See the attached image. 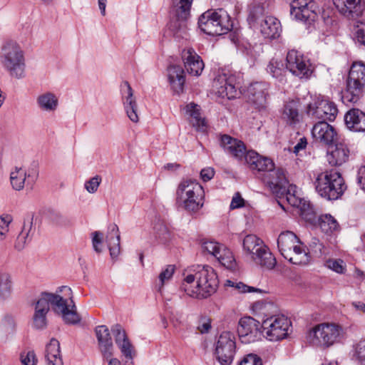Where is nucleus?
<instances>
[{"mask_svg":"<svg viewBox=\"0 0 365 365\" xmlns=\"http://www.w3.org/2000/svg\"><path fill=\"white\" fill-rule=\"evenodd\" d=\"M262 180L279 199L278 204L284 209L283 203L287 202L297 209L298 214L304 220L313 222L315 215L309 202L296 195V186L289 184L284 170L274 168L261 176Z\"/></svg>","mask_w":365,"mask_h":365,"instance_id":"1","label":"nucleus"},{"mask_svg":"<svg viewBox=\"0 0 365 365\" xmlns=\"http://www.w3.org/2000/svg\"><path fill=\"white\" fill-rule=\"evenodd\" d=\"M182 289L187 295L196 299H205L213 294L218 287L215 270L208 265L193 266L186 271Z\"/></svg>","mask_w":365,"mask_h":365,"instance_id":"2","label":"nucleus"},{"mask_svg":"<svg viewBox=\"0 0 365 365\" xmlns=\"http://www.w3.org/2000/svg\"><path fill=\"white\" fill-rule=\"evenodd\" d=\"M0 61L3 68L12 78L26 76V58L22 48L15 41L6 42L1 47Z\"/></svg>","mask_w":365,"mask_h":365,"instance_id":"3","label":"nucleus"},{"mask_svg":"<svg viewBox=\"0 0 365 365\" xmlns=\"http://www.w3.org/2000/svg\"><path fill=\"white\" fill-rule=\"evenodd\" d=\"M205 191L196 180H183L178 185L176 200L178 205L188 212H195L204 205Z\"/></svg>","mask_w":365,"mask_h":365,"instance_id":"4","label":"nucleus"},{"mask_svg":"<svg viewBox=\"0 0 365 365\" xmlns=\"http://www.w3.org/2000/svg\"><path fill=\"white\" fill-rule=\"evenodd\" d=\"M198 25L202 31L210 36L222 35L232 29L230 15L222 9L204 12L199 18Z\"/></svg>","mask_w":365,"mask_h":365,"instance_id":"5","label":"nucleus"},{"mask_svg":"<svg viewBox=\"0 0 365 365\" xmlns=\"http://www.w3.org/2000/svg\"><path fill=\"white\" fill-rule=\"evenodd\" d=\"M365 88V65L361 62L352 64L348 78L346 88L341 100L344 104L356 103L363 96Z\"/></svg>","mask_w":365,"mask_h":365,"instance_id":"6","label":"nucleus"},{"mask_svg":"<svg viewBox=\"0 0 365 365\" xmlns=\"http://www.w3.org/2000/svg\"><path fill=\"white\" fill-rule=\"evenodd\" d=\"M244 252L255 264L267 269L276 265V259L263 241L255 235H247L242 241Z\"/></svg>","mask_w":365,"mask_h":365,"instance_id":"7","label":"nucleus"},{"mask_svg":"<svg viewBox=\"0 0 365 365\" xmlns=\"http://www.w3.org/2000/svg\"><path fill=\"white\" fill-rule=\"evenodd\" d=\"M314 185L317 192L329 200L340 197L346 187L341 175L334 170L319 174Z\"/></svg>","mask_w":365,"mask_h":365,"instance_id":"8","label":"nucleus"},{"mask_svg":"<svg viewBox=\"0 0 365 365\" xmlns=\"http://www.w3.org/2000/svg\"><path fill=\"white\" fill-rule=\"evenodd\" d=\"M300 243L297 235L291 231L282 232L277 239L282 255L294 264H305L309 261L307 253L299 245Z\"/></svg>","mask_w":365,"mask_h":365,"instance_id":"9","label":"nucleus"},{"mask_svg":"<svg viewBox=\"0 0 365 365\" xmlns=\"http://www.w3.org/2000/svg\"><path fill=\"white\" fill-rule=\"evenodd\" d=\"M66 291L68 299H65L58 294L51 293V308L53 312L60 314L68 324H76L81 322V317L78 314L76 307L73 300L72 290L67 286H61L58 288L57 292Z\"/></svg>","mask_w":365,"mask_h":365,"instance_id":"10","label":"nucleus"},{"mask_svg":"<svg viewBox=\"0 0 365 365\" xmlns=\"http://www.w3.org/2000/svg\"><path fill=\"white\" fill-rule=\"evenodd\" d=\"M341 334V328L338 325L323 323L309 329L306 340L312 346L328 348L339 341Z\"/></svg>","mask_w":365,"mask_h":365,"instance_id":"11","label":"nucleus"},{"mask_svg":"<svg viewBox=\"0 0 365 365\" xmlns=\"http://www.w3.org/2000/svg\"><path fill=\"white\" fill-rule=\"evenodd\" d=\"M220 145L225 151L236 159L245 162L252 168V165L262 158L254 150L247 151L245 143L236 138H232L228 135H222L220 138Z\"/></svg>","mask_w":365,"mask_h":365,"instance_id":"12","label":"nucleus"},{"mask_svg":"<svg viewBox=\"0 0 365 365\" xmlns=\"http://www.w3.org/2000/svg\"><path fill=\"white\" fill-rule=\"evenodd\" d=\"M192 0H172L171 11L175 19L170 21L169 29L177 38L187 36L186 19L190 15Z\"/></svg>","mask_w":365,"mask_h":365,"instance_id":"13","label":"nucleus"},{"mask_svg":"<svg viewBox=\"0 0 365 365\" xmlns=\"http://www.w3.org/2000/svg\"><path fill=\"white\" fill-rule=\"evenodd\" d=\"M236 351L235 334L230 331L222 332L215 344L214 354L221 365L232 364Z\"/></svg>","mask_w":365,"mask_h":365,"instance_id":"14","label":"nucleus"},{"mask_svg":"<svg viewBox=\"0 0 365 365\" xmlns=\"http://www.w3.org/2000/svg\"><path fill=\"white\" fill-rule=\"evenodd\" d=\"M291 322L284 315L272 316L262 322V327L269 341H278L288 335Z\"/></svg>","mask_w":365,"mask_h":365,"instance_id":"15","label":"nucleus"},{"mask_svg":"<svg viewBox=\"0 0 365 365\" xmlns=\"http://www.w3.org/2000/svg\"><path fill=\"white\" fill-rule=\"evenodd\" d=\"M290 15L297 21L306 25H311L317 14L315 11L316 6L312 0H290Z\"/></svg>","mask_w":365,"mask_h":365,"instance_id":"16","label":"nucleus"},{"mask_svg":"<svg viewBox=\"0 0 365 365\" xmlns=\"http://www.w3.org/2000/svg\"><path fill=\"white\" fill-rule=\"evenodd\" d=\"M286 68L300 78H308L312 73L309 61L296 50H291L287 53Z\"/></svg>","mask_w":365,"mask_h":365,"instance_id":"17","label":"nucleus"},{"mask_svg":"<svg viewBox=\"0 0 365 365\" xmlns=\"http://www.w3.org/2000/svg\"><path fill=\"white\" fill-rule=\"evenodd\" d=\"M261 327L262 324L251 317L241 318L239 322L237 332L242 342L249 344L260 339Z\"/></svg>","mask_w":365,"mask_h":365,"instance_id":"18","label":"nucleus"},{"mask_svg":"<svg viewBox=\"0 0 365 365\" xmlns=\"http://www.w3.org/2000/svg\"><path fill=\"white\" fill-rule=\"evenodd\" d=\"M269 86L265 82H255L247 89V98L250 103L256 109H265L267 105Z\"/></svg>","mask_w":365,"mask_h":365,"instance_id":"19","label":"nucleus"},{"mask_svg":"<svg viewBox=\"0 0 365 365\" xmlns=\"http://www.w3.org/2000/svg\"><path fill=\"white\" fill-rule=\"evenodd\" d=\"M213 88L220 97L232 99L238 95L240 86L236 83L235 76H227L226 73H223L215 78Z\"/></svg>","mask_w":365,"mask_h":365,"instance_id":"20","label":"nucleus"},{"mask_svg":"<svg viewBox=\"0 0 365 365\" xmlns=\"http://www.w3.org/2000/svg\"><path fill=\"white\" fill-rule=\"evenodd\" d=\"M38 176L36 168H32L27 172L22 168L15 167L10 173V182L13 189L19 191L24 189L25 185L31 187Z\"/></svg>","mask_w":365,"mask_h":365,"instance_id":"21","label":"nucleus"},{"mask_svg":"<svg viewBox=\"0 0 365 365\" xmlns=\"http://www.w3.org/2000/svg\"><path fill=\"white\" fill-rule=\"evenodd\" d=\"M338 11L349 19L362 16L365 7L361 0H332Z\"/></svg>","mask_w":365,"mask_h":365,"instance_id":"22","label":"nucleus"},{"mask_svg":"<svg viewBox=\"0 0 365 365\" xmlns=\"http://www.w3.org/2000/svg\"><path fill=\"white\" fill-rule=\"evenodd\" d=\"M182 59L187 72L199 76L204 69V63L192 48H186L182 51Z\"/></svg>","mask_w":365,"mask_h":365,"instance_id":"23","label":"nucleus"},{"mask_svg":"<svg viewBox=\"0 0 365 365\" xmlns=\"http://www.w3.org/2000/svg\"><path fill=\"white\" fill-rule=\"evenodd\" d=\"M121 89L123 92V103L125 113L132 122L138 123L139 120L138 105L133 96V91L128 81L123 83Z\"/></svg>","mask_w":365,"mask_h":365,"instance_id":"24","label":"nucleus"},{"mask_svg":"<svg viewBox=\"0 0 365 365\" xmlns=\"http://www.w3.org/2000/svg\"><path fill=\"white\" fill-rule=\"evenodd\" d=\"M98 348L103 359H108L113 355V344L108 328L105 325L96 328Z\"/></svg>","mask_w":365,"mask_h":365,"instance_id":"25","label":"nucleus"},{"mask_svg":"<svg viewBox=\"0 0 365 365\" xmlns=\"http://www.w3.org/2000/svg\"><path fill=\"white\" fill-rule=\"evenodd\" d=\"M111 331L115 336V341L122 354L128 359H133L135 356L134 347L128 340L125 330L119 324L114 325Z\"/></svg>","mask_w":365,"mask_h":365,"instance_id":"26","label":"nucleus"},{"mask_svg":"<svg viewBox=\"0 0 365 365\" xmlns=\"http://www.w3.org/2000/svg\"><path fill=\"white\" fill-rule=\"evenodd\" d=\"M312 134L316 140L324 145H331L336 138L335 129L324 120L318 122L313 126Z\"/></svg>","mask_w":365,"mask_h":365,"instance_id":"27","label":"nucleus"},{"mask_svg":"<svg viewBox=\"0 0 365 365\" xmlns=\"http://www.w3.org/2000/svg\"><path fill=\"white\" fill-rule=\"evenodd\" d=\"M346 127L354 132H365V113L358 108H352L344 115Z\"/></svg>","mask_w":365,"mask_h":365,"instance_id":"28","label":"nucleus"},{"mask_svg":"<svg viewBox=\"0 0 365 365\" xmlns=\"http://www.w3.org/2000/svg\"><path fill=\"white\" fill-rule=\"evenodd\" d=\"M36 106L43 112L53 113L59 106L58 96L51 91H46L39 94L36 97Z\"/></svg>","mask_w":365,"mask_h":365,"instance_id":"29","label":"nucleus"},{"mask_svg":"<svg viewBox=\"0 0 365 365\" xmlns=\"http://www.w3.org/2000/svg\"><path fill=\"white\" fill-rule=\"evenodd\" d=\"M259 26L260 31L265 38L274 39L280 36L282 31L281 24L274 16H265Z\"/></svg>","mask_w":365,"mask_h":365,"instance_id":"30","label":"nucleus"},{"mask_svg":"<svg viewBox=\"0 0 365 365\" xmlns=\"http://www.w3.org/2000/svg\"><path fill=\"white\" fill-rule=\"evenodd\" d=\"M168 76L173 90L178 93L182 92L185 81L182 68L177 65L170 66L168 68Z\"/></svg>","mask_w":365,"mask_h":365,"instance_id":"31","label":"nucleus"},{"mask_svg":"<svg viewBox=\"0 0 365 365\" xmlns=\"http://www.w3.org/2000/svg\"><path fill=\"white\" fill-rule=\"evenodd\" d=\"M310 207L312 209L314 213L315 220L313 222L306 220L307 222L310 223L317 222L322 231L327 234H331L339 230V226L337 221L331 215L326 214L317 217L316 212L311 205Z\"/></svg>","mask_w":365,"mask_h":365,"instance_id":"32","label":"nucleus"},{"mask_svg":"<svg viewBox=\"0 0 365 365\" xmlns=\"http://www.w3.org/2000/svg\"><path fill=\"white\" fill-rule=\"evenodd\" d=\"M60 353L59 341L56 339L52 338L46 347L45 358L47 365H63Z\"/></svg>","mask_w":365,"mask_h":365,"instance_id":"33","label":"nucleus"},{"mask_svg":"<svg viewBox=\"0 0 365 365\" xmlns=\"http://www.w3.org/2000/svg\"><path fill=\"white\" fill-rule=\"evenodd\" d=\"M349 150L343 143L336 144L335 148L327 155V160L331 165H341L349 158Z\"/></svg>","mask_w":365,"mask_h":365,"instance_id":"34","label":"nucleus"},{"mask_svg":"<svg viewBox=\"0 0 365 365\" xmlns=\"http://www.w3.org/2000/svg\"><path fill=\"white\" fill-rule=\"evenodd\" d=\"M120 234L119 230L116 225H113L110 227V232L107 236V243L110 251V257L114 259L118 257L120 252Z\"/></svg>","mask_w":365,"mask_h":365,"instance_id":"35","label":"nucleus"},{"mask_svg":"<svg viewBox=\"0 0 365 365\" xmlns=\"http://www.w3.org/2000/svg\"><path fill=\"white\" fill-rule=\"evenodd\" d=\"M282 118L289 125H294L299 121V103L297 101H291L284 105Z\"/></svg>","mask_w":365,"mask_h":365,"instance_id":"36","label":"nucleus"},{"mask_svg":"<svg viewBox=\"0 0 365 365\" xmlns=\"http://www.w3.org/2000/svg\"><path fill=\"white\" fill-rule=\"evenodd\" d=\"M264 8L260 4L253 3L250 5L247 22L251 28H256L264 19Z\"/></svg>","mask_w":365,"mask_h":365,"instance_id":"37","label":"nucleus"},{"mask_svg":"<svg viewBox=\"0 0 365 365\" xmlns=\"http://www.w3.org/2000/svg\"><path fill=\"white\" fill-rule=\"evenodd\" d=\"M186 113L191 117V123L193 126L202 129L205 126V120L200 116V106L194 103L186 106Z\"/></svg>","mask_w":365,"mask_h":365,"instance_id":"38","label":"nucleus"},{"mask_svg":"<svg viewBox=\"0 0 365 365\" xmlns=\"http://www.w3.org/2000/svg\"><path fill=\"white\" fill-rule=\"evenodd\" d=\"M267 71L273 78L278 79L279 81L284 80L286 73L283 63L277 58L271 59L267 66Z\"/></svg>","mask_w":365,"mask_h":365,"instance_id":"39","label":"nucleus"},{"mask_svg":"<svg viewBox=\"0 0 365 365\" xmlns=\"http://www.w3.org/2000/svg\"><path fill=\"white\" fill-rule=\"evenodd\" d=\"M307 115L313 119H322L324 120V112L322 110L320 98H317L310 102L306 108Z\"/></svg>","mask_w":365,"mask_h":365,"instance_id":"40","label":"nucleus"},{"mask_svg":"<svg viewBox=\"0 0 365 365\" xmlns=\"http://www.w3.org/2000/svg\"><path fill=\"white\" fill-rule=\"evenodd\" d=\"M13 290V282L11 276L7 273L0 274V297L9 298Z\"/></svg>","mask_w":365,"mask_h":365,"instance_id":"41","label":"nucleus"},{"mask_svg":"<svg viewBox=\"0 0 365 365\" xmlns=\"http://www.w3.org/2000/svg\"><path fill=\"white\" fill-rule=\"evenodd\" d=\"M34 311L37 310L48 313L51 306V297L49 292H41L36 301L34 302Z\"/></svg>","mask_w":365,"mask_h":365,"instance_id":"42","label":"nucleus"},{"mask_svg":"<svg viewBox=\"0 0 365 365\" xmlns=\"http://www.w3.org/2000/svg\"><path fill=\"white\" fill-rule=\"evenodd\" d=\"M215 258L227 269H232L235 267L236 262L232 252L225 247H223L222 252L217 254Z\"/></svg>","mask_w":365,"mask_h":365,"instance_id":"43","label":"nucleus"},{"mask_svg":"<svg viewBox=\"0 0 365 365\" xmlns=\"http://www.w3.org/2000/svg\"><path fill=\"white\" fill-rule=\"evenodd\" d=\"M321 101L322 110L323 112H324V121L334 120L336 118V116L338 113V109L336 105L333 102H331L327 99L321 98Z\"/></svg>","mask_w":365,"mask_h":365,"instance_id":"44","label":"nucleus"},{"mask_svg":"<svg viewBox=\"0 0 365 365\" xmlns=\"http://www.w3.org/2000/svg\"><path fill=\"white\" fill-rule=\"evenodd\" d=\"M274 165L272 160L268 158L262 157L255 164L252 165V170H257L259 173V178H261V176L265 173H269Z\"/></svg>","mask_w":365,"mask_h":365,"instance_id":"45","label":"nucleus"},{"mask_svg":"<svg viewBox=\"0 0 365 365\" xmlns=\"http://www.w3.org/2000/svg\"><path fill=\"white\" fill-rule=\"evenodd\" d=\"M225 286L232 287L235 290L239 293H247V292H257L262 293V290L258 288L248 286L241 282H235L232 280H227Z\"/></svg>","mask_w":365,"mask_h":365,"instance_id":"46","label":"nucleus"},{"mask_svg":"<svg viewBox=\"0 0 365 365\" xmlns=\"http://www.w3.org/2000/svg\"><path fill=\"white\" fill-rule=\"evenodd\" d=\"M223 245H220L217 242L215 241H202V250L203 252H206L208 254L214 256L215 257L217 256V254L222 252V249L223 248Z\"/></svg>","mask_w":365,"mask_h":365,"instance_id":"47","label":"nucleus"},{"mask_svg":"<svg viewBox=\"0 0 365 365\" xmlns=\"http://www.w3.org/2000/svg\"><path fill=\"white\" fill-rule=\"evenodd\" d=\"M48 313L39 312L37 310L34 311L33 315V325L36 329H43L47 325L46 315Z\"/></svg>","mask_w":365,"mask_h":365,"instance_id":"48","label":"nucleus"},{"mask_svg":"<svg viewBox=\"0 0 365 365\" xmlns=\"http://www.w3.org/2000/svg\"><path fill=\"white\" fill-rule=\"evenodd\" d=\"M12 217L10 215H2L0 216V241L6 238L9 231V225L12 222Z\"/></svg>","mask_w":365,"mask_h":365,"instance_id":"49","label":"nucleus"},{"mask_svg":"<svg viewBox=\"0 0 365 365\" xmlns=\"http://www.w3.org/2000/svg\"><path fill=\"white\" fill-rule=\"evenodd\" d=\"M22 365H36L38 359L34 350H24L20 354Z\"/></svg>","mask_w":365,"mask_h":365,"instance_id":"50","label":"nucleus"},{"mask_svg":"<svg viewBox=\"0 0 365 365\" xmlns=\"http://www.w3.org/2000/svg\"><path fill=\"white\" fill-rule=\"evenodd\" d=\"M49 220L58 226H66L68 225V220L59 212L50 210L48 214Z\"/></svg>","mask_w":365,"mask_h":365,"instance_id":"51","label":"nucleus"},{"mask_svg":"<svg viewBox=\"0 0 365 365\" xmlns=\"http://www.w3.org/2000/svg\"><path fill=\"white\" fill-rule=\"evenodd\" d=\"M155 229L156 230V237L158 238L162 243H165L170 240V232L166 225L159 224Z\"/></svg>","mask_w":365,"mask_h":365,"instance_id":"52","label":"nucleus"},{"mask_svg":"<svg viewBox=\"0 0 365 365\" xmlns=\"http://www.w3.org/2000/svg\"><path fill=\"white\" fill-rule=\"evenodd\" d=\"M310 250L317 256L325 254L324 246L317 237H312L309 243Z\"/></svg>","mask_w":365,"mask_h":365,"instance_id":"53","label":"nucleus"},{"mask_svg":"<svg viewBox=\"0 0 365 365\" xmlns=\"http://www.w3.org/2000/svg\"><path fill=\"white\" fill-rule=\"evenodd\" d=\"M355 38L365 46V22L358 21L354 29Z\"/></svg>","mask_w":365,"mask_h":365,"instance_id":"54","label":"nucleus"},{"mask_svg":"<svg viewBox=\"0 0 365 365\" xmlns=\"http://www.w3.org/2000/svg\"><path fill=\"white\" fill-rule=\"evenodd\" d=\"M101 177L96 175L85 182V188L89 193H94L97 191L101 182Z\"/></svg>","mask_w":365,"mask_h":365,"instance_id":"55","label":"nucleus"},{"mask_svg":"<svg viewBox=\"0 0 365 365\" xmlns=\"http://www.w3.org/2000/svg\"><path fill=\"white\" fill-rule=\"evenodd\" d=\"M31 235H29L28 234L20 233L17 237L16 241L14 245V247L18 251L22 250L26 245L29 243L31 240Z\"/></svg>","mask_w":365,"mask_h":365,"instance_id":"56","label":"nucleus"},{"mask_svg":"<svg viewBox=\"0 0 365 365\" xmlns=\"http://www.w3.org/2000/svg\"><path fill=\"white\" fill-rule=\"evenodd\" d=\"M356 357L361 365H365V339L360 341L356 346Z\"/></svg>","mask_w":365,"mask_h":365,"instance_id":"57","label":"nucleus"},{"mask_svg":"<svg viewBox=\"0 0 365 365\" xmlns=\"http://www.w3.org/2000/svg\"><path fill=\"white\" fill-rule=\"evenodd\" d=\"M240 365H262V362L257 355L250 354L243 358Z\"/></svg>","mask_w":365,"mask_h":365,"instance_id":"58","label":"nucleus"},{"mask_svg":"<svg viewBox=\"0 0 365 365\" xmlns=\"http://www.w3.org/2000/svg\"><path fill=\"white\" fill-rule=\"evenodd\" d=\"M92 235L93 247L97 253H101L102 252V249L100 245L103 242V233L99 231H96L92 233Z\"/></svg>","mask_w":365,"mask_h":365,"instance_id":"59","label":"nucleus"},{"mask_svg":"<svg viewBox=\"0 0 365 365\" xmlns=\"http://www.w3.org/2000/svg\"><path fill=\"white\" fill-rule=\"evenodd\" d=\"M175 272V267L173 265H168L166 268L160 274L159 279L161 283V287L163 286L165 281L169 280L173 275Z\"/></svg>","mask_w":365,"mask_h":365,"instance_id":"60","label":"nucleus"},{"mask_svg":"<svg viewBox=\"0 0 365 365\" xmlns=\"http://www.w3.org/2000/svg\"><path fill=\"white\" fill-rule=\"evenodd\" d=\"M327 266L337 273H342L344 270V262L342 260H329Z\"/></svg>","mask_w":365,"mask_h":365,"instance_id":"61","label":"nucleus"},{"mask_svg":"<svg viewBox=\"0 0 365 365\" xmlns=\"http://www.w3.org/2000/svg\"><path fill=\"white\" fill-rule=\"evenodd\" d=\"M211 329V320L208 318H202L199 322L197 329L202 333H207Z\"/></svg>","mask_w":365,"mask_h":365,"instance_id":"62","label":"nucleus"},{"mask_svg":"<svg viewBox=\"0 0 365 365\" xmlns=\"http://www.w3.org/2000/svg\"><path fill=\"white\" fill-rule=\"evenodd\" d=\"M33 220H34V216L29 215L27 217L26 220H25L23 228L21 230V233L28 234L29 235H31V232L32 230L33 227Z\"/></svg>","mask_w":365,"mask_h":365,"instance_id":"63","label":"nucleus"},{"mask_svg":"<svg viewBox=\"0 0 365 365\" xmlns=\"http://www.w3.org/2000/svg\"><path fill=\"white\" fill-rule=\"evenodd\" d=\"M215 175V170L212 168H206L201 170L200 177L205 182L210 180Z\"/></svg>","mask_w":365,"mask_h":365,"instance_id":"64","label":"nucleus"}]
</instances>
